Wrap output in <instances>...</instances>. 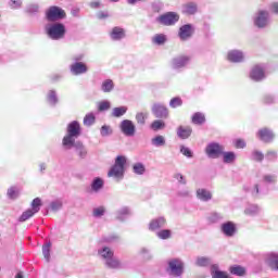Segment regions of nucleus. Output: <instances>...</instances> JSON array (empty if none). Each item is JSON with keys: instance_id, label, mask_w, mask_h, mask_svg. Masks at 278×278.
Returning <instances> with one entry per match:
<instances>
[{"instance_id": "38", "label": "nucleus", "mask_w": 278, "mask_h": 278, "mask_svg": "<svg viewBox=\"0 0 278 278\" xmlns=\"http://www.w3.org/2000/svg\"><path fill=\"white\" fill-rule=\"evenodd\" d=\"M113 135H114V128H112V126L105 125V124L101 126L100 136L102 138H110V136H113Z\"/></svg>"}, {"instance_id": "35", "label": "nucleus", "mask_w": 278, "mask_h": 278, "mask_svg": "<svg viewBox=\"0 0 278 278\" xmlns=\"http://www.w3.org/2000/svg\"><path fill=\"white\" fill-rule=\"evenodd\" d=\"M229 273L236 277H244L247 275V269L240 265L231 266Z\"/></svg>"}, {"instance_id": "54", "label": "nucleus", "mask_w": 278, "mask_h": 278, "mask_svg": "<svg viewBox=\"0 0 278 278\" xmlns=\"http://www.w3.org/2000/svg\"><path fill=\"white\" fill-rule=\"evenodd\" d=\"M252 160L254 162H264V153L260 150L252 151Z\"/></svg>"}, {"instance_id": "6", "label": "nucleus", "mask_w": 278, "mask_h": 278, "mask_svg": "<svg viewBox=\"0 0 278 278\" xmlns=\"http://www.w3.org/2000/svg\"><path fill=\"white\" fill-rule=\"evenodd\" d=\"M253 24L257 29H266L270 25V12L258 10L253 16Z\"/></svg>"}, {"instance_id": "56", "label": "nucleus", "mask_w": 278, "mask_h": 278, "mask_svg": "<svg viewBox=\"0 0 278 278\" xmlns=\"http://www.w3.org/2000/svg\"><path fill=\"white\" fill-rule=\"evenodd\" d=\"M7 197L12 200L18 199V189H16L15 187L9 188L7 192Z\"/></svg>"}, {"instance_id": "53", "label": "nucleus", "mask_w": 278, "mask_h": 278, "mask_svg": "<svg viewBox=\"0 0 278 278\" xmlns=\"http://www.w3.org/2000/svg\"><path fill=\"white\" fill-rule=\"evenodd\" d=\"M111 108H112V104L108 100H103L98 104L99 112H108V110H110Z\"/></svg>"}, {"instance_id": "48", "label": "nucleus", "mask_w": 278, "mask_h": 278, "mask_svg": "<svg viewBox=\"0 0 278 278\" xmlns=\"http://www.w3.org/2000/svg\"><path fill=\"white\" fill-rule=\"evenodd\" d=\"M42 255H43L46 261L49 262L51 260V242H48V243L43 244Z\"/></svg>"}, {"instance_id": "49", "label": "nucleus", "mask_w": 278, "mask_h": 278, "mask_svg": "<svg viewBox=\"0 0 278 278\" xmlns=\"http://www.w3.org/2000/svg\"><path fill=\"white\" fill-rule=\"evenodd\" d=\"M181 105H184V100L180 97H175L169 101V108L173 110L181 108Z\"/></svg>"}, {"instance_id": "52", "label": "nucleus", "mask_w": 278, "mask_h": 278, "mask_svg": "<svg viewBox=\"0 0 278 278\" xmlns=\"http://www.w3.org/2000/svg\"><path fill=\"white\" fill-rule=\"evenodd\" d=\"M264 184H277V175L275 174H265L263 175Z\"/></svg>"}, {"instance_id": "26", "label": "nucleus", "mask_w": 278, "mask_h": 278, "mask_svg": "<svg viewBox=\"0 0 278 278\" xmlns=\"http://www.w3.org/2000/svg\"><path fill=\"white\" fill-rule=\"evenodd\" d=\"M195 197L197 199H199V201H202L203 203H207L212 201V191L205 188H199L195 191Z\"/></svg>"}, {"instance_id": "36", "label": "nucleus", "mask_w": 278, "mask_h": 278, "mask_svg": "<svg viewBox=\"0 0 278 278\" xmlns=\"http://www.w3.org/2000/svg\"><path fill=\"white\" fill-rule=\"evenodd\" d=\"M212 264V258L207 256H198L195 258V266L201 268H205V266H210Z\"/></svg>"}, {"instance_id": "41", "label": "nucleus", "mask_w": 278, "mask_h": 278, "mask_svg": "<svg viewBox=\"0 0 278 278\" xmlns=\"http://www.w3.org/2000/svg\"><path fill=\"white\" fill-rule=\"evenodd\" d=\"M102 92H112L114 90V80L105 79L101 85Z\"/></svg>"}, {"instance_id": "20", "label": "nucleus", "mask_w": 278, "mask_h": 278, "mask_svg": "<svg viewBox=\"0 0 278 278\" xmlns=\"http://www.w3.org/2000/svg\"><path fill=\"white\" fill-rule=\"evenodd\" d=\"M199 13V4L197 2H187L181 7V14L185 16H194Z\"/></svg>"}, {"instance_id": "51", "label": "nucleus", "mask_w": 278, "mask_h": 278, "mask_svg": "<svg viewBox=\"0 0 278 278\" xmlns=\"http://www.w3.org/2000/svg\"><path fill=\"white\" fill-rule=\"evenodd\" d=\"M152 42L153 45H159V46L164 45V42H166V35H162V34L154 35V37L152 38Z\"/></svg>"}, {"instance_id": "12", "label": "nucleus", "mask_w": 278, "mask_h": 278, "mask_svg": "<svg viewBox=\"0 0 278 278\" xmlns=\"http://www.w3.org/2000/svg\"><path fill=\"white\" fill-rule=\"evenodd\" d=\"M223 151H225V146L218 142H210L205 148V154L211 160H218V156L223 155Z\"/></svg>"}, {"instance_id": "31", "label": "nucleus", "mask_w": 278, "mask_h": 278, "mask_svg": "<svg viewBox=\"0 0 278 278\" xmlns=\"http://www.w3.org/2000/svg\"><path fill=\"white\" fill-rule=\"evenodd\" d=\"M151 144H152V147H155L156 149L166 147V138H164V136H162V135H157L151 139Z\"/></svg>"}, {"instance_id": "37", "label": "nucleus", "mask_w": 278, "mask_h": 278, "mask_svg": "<svg viewBox=\"0 0 278 278\" xmlns=\"http://www.w3.org/2000/svg\"><path fill=\"white\" fill-rule=\"evenodd\" d=\"M102 242H105L106 244H116V242H121V236L116 233L104 236Z\"/></svg>"}, {"instance_id": "24", "label": "nucleus", "mask_w": 278, "mask_h": 278, "mask_svg": "<svg viewBox=\"0 0 278 278\" xmlns=\"http://www.w3.org/2000/svg\"><path fill=\"white\" fill-rule=\"evenodd\" d=\"M177 137L180 138V140H188L192 136V126H184L180 125L176 129Z\"/></svg>"}, {"instance_id": "32", "label": "nucleus", "mask_w": 278, "mask_h": 278, "mask_svg": "<svg viewBox=\"0 0 278 278\" xmlns=\"http://www.w3.org/2000/svg\"><path fill=\"white\" fill-rule=\"evenodd\" d=\"M222 155L224 164H233L236 162V152H226L225 150H223Z\"/></svg>"}, {"instance_id": "15", "label": "nucleus", "mask_w": 278, "mask_h": 278, "mask_svg": "<svg viewBox=\"0 0 278 278\" xmlns=\"http://www.w3.org/2000/svg\"><path fill=\"white\" fill-rule=\"evenodd\" d=\"M250 79H252V81H264V79H266V65H254L250 71Z\"/></svg>"}, {"instance_id": "40", "label": "nucleus", "mask_w": 278, "mask_h": 278, "mask_svg": "<svg viewBox=\"0 0 278 278\" xmlns=\"http://www.w3.org/2000/svg\"><path fill=\"white\" fill-rule=\"evenodd\" d=\"M40 12V5L38 3H28L25 8V13L26 14H38Z\"/></svg>"}, {"instance_id": "59", "label": "nucleus", "mask_w": 278, "mask_h": 278, "mask_svg": "<svg viewBox=\"0 0 278 278\" xmlns=\"http://www.w3.org/2000/svg\"><path fill=\"white\" fill-rule=\"evenodd\" d=\"M243 190L245 192H251L252 197H257V194H260V185L256 184L251 189H249L248 187H244Z\"/></svg>"}, {"instance_id": "7", "label": "nucleus", "mask_w": 278, "mask_h": 278, "mask_svg": "<svg viewBox=\"0 0 278 278\" xmlns=\"http://www.w3.org/2000/svg\"><path fill=\"white\" fill-rule=\"evenodd\" d=\"M190 55L181 54L178 56H175L170 61V68L173 71H176V73H181V71H185V68H188V65L191 62Z\"/></svg>"}, {"instance_id": "3", "label": "nucleus", "mask_w": 278, "mask_h": 278, "mask_svg": "<svg viewBox=\"0 0 278 278\" xmlns=\"http://www.w3.org/2000/svg\"><path fill=\"white\" fill-rule=\"evenodd\" d=\"M45 29L50 40H64L66 38V25L62 22L47 24Z\"/></svg>"}, {"instance_id": "57", "label": "nucleus", "mask_w": 278, "mask_h": 278, "mask_svg": "<svg viewBox=\"0 0 278 278\" xmlns=\"http://www.w3.org/2000/svg\"><path fill=\"white\" fill-rule=\"evenodd\" d=\"M265 160H267V162H275L277 160V151L275 150L267 151L265 154Z\"/></svg>"}, {"instance_id": "16", "label": "nucleus", "mask_w": 278, "mask_h": 278, "mask_svg": "<svg viewBox=\"0 0 278 278\" xmlns=\"http://www.w3.org/2000/svg\"><path fill=\"white\" fill-rule=\"evenodd\" d=\"M119 131H122L126 138H134L136 136V124L130 119H124L119 123Z\"/></svg>"}, {"instance_id": "29", "label": "nucleus", "mask_w": 278, "mask_h": 278, "mask_svg": "<svg viewBox=\"0 0 278 278\" xmlns=\"http://www.w3.org/2000/svg\"><path fill=\"white\" fill-rule=\"evenodd\" d=\"M47 102L49 103V105H51L52 108H55V105H58V103H60V98L58 97V91L51 89L48 91L47 93Z\"/></svg>"}, {"instance_id": "50", "label": "nucleus", "mask_w": 278, "mask_h": 278, "mask_svg": "<svg viewBox=\"0 0 278 278\" xmlns=\"http://www.w3.org/2000/svg\"><path fill=\"white\" fill-rule=\"evenodd\" d=\"M164 127H166V124L162 119H155L151 124V129H153V131H160V129H164Z\"/></svg>"}, {"instance_id": "22", "label": "nucleus", "mask_w": 278, "mask_h": 278, "mask_svg": "<svg viewBox=\"0 0 278 278\" xmlns=\"http://www.w3.org/2000/svg\"><path fill=\"white\" fill-rule=\"evenodd\" d=\"M220 231L226 238H233L236 236V224L233 222H226L222 224Z\"/></svg>"}, {"instance_id": "33", "label": "nucleus", "mask_w": 278, "mask_h": 278, "mask_svg": "<svg viewBox=\"0 0 278 278\" xmlns=\"http://www.w3.org/2000/svg\"><path fill=\"white\" fill-rule=\"evenodd\" d=\"M191 123L193 125H205V114L197 112L191 117Z\"/></svg>"}, {"instance_id": "2", "label": "nucleus", "mask_w": 278, "mask_h": 278, "mask_svg": "<svg viewBox=\"0 0 278 278\" xmlns=\"http://www.w3.org/2000/svg\"><path fill=\"white\" fill-rule=\"evenodd\" d=\"M79 136H81V124L77 121L71 122L67 124L66 134L62 139V147H72V144L77 142V138H79Z\"/></svg>"}, {"instance_id": "46", "label": "nucleus", "mask_w": 278, "mask_h": 278, "mask_svg": "<svg viewBox=\"0 0 278 278\" xmlns=\"http://www.w3.org/2000/svg\"><path fill=\"white\" fill-rule=\"evenodd\" d=\"M62 207H63L62 200L52 201L49 205L50 212H60V210H62Z\"/></svg>"}, {"instance_id": "58", "label": "nucleus", "mask_w": 278, "mask_h": 278, "mask_svg": "<svg viewBox=\"0 0 278 278\" xmlns=\"http://www.w3.org/2000/svg\"><path fill=\"white\" fill-rule=\"evenodd\" d=\"M139 254L142 255L144 260H151V257H153L149 248H141Z\"/></svg>"}, {"instance_id": "1", "label": "nucleus", "mask_w": 278, "mask_h": 278, "mask_svg": "<svg viewBox=\"0 0 278 278\" xmlns=\"http://www.w3.org/2000/svg\"><path fill=\"white\" fill-rule=\"evenodd\" d=\"M98 257L101 258L108 270H125L121 260L114 255V250L108 245L98 249Z\"/></svg>"}, {"instance_id": "13", "label": "nucleus", "mask_w": 278, "mask_h": 278, "mask_svg": "<svg viewBox=\"0 0 278 278\" xmlns=\"http://www.w3.org/2000/svg\"><path fill=\"white\" fill-rule=\"evenodd\" d=\"M157 23L170 27L179 23V13L177 12H167L156 18Z\"/></svg>"}, {"instance_id": "11", "label": "nucleus", "mask_w": 278, "mask_h": 278, "mask_svg": "<svg viewBox=\"0 0 278 278\" xmlns=\"http://www.w3.org/2000/svg\"><path fill=\"white\" fill-rule=\"evenodd\" d=\"M226 60L230 64H243V62H247V53L239 49H231L227 52Z\"/></svg>"}, {"instance_id": "43", "label": "nucleus", "mask_w": 278, "mask_h": 278, "mask_svg": "<svg viewBox=\"0 0 278 278\" xmlns=\"http://www.w3.org/2000/svg\"><path fill=\"white\" fill-rule=\"evenodd\" d=\"M132 173H135V175H144V173H147V167L143 163H135L132 165Z\"/></svg>"}, {"instance_id": "47", "label": "nucleus", "mask_w": 278, "mask_h": 278, "mask_svg": "<svg viewBox=\"0 0 278 278\" xmlns=\"http://www.w3.org/2000/svg\"><path fill=\"white\" fill-rule=\"evenodd\" d=\"M138 125H144L147 123V118H149V114L144 112H139L135 116Z\"/></svg>"}, {"instance_id": "27", "label": "nucleus", "mask_w": 278, "mask_h": 278, "mask_svg": "<svg viewBox=\"0 0 278 278\" xmlns=\"http://www.w3.org/2000/svg\"><path fill=\"white\" fill-rule=\"evenodd\" d=\"M131 215V210H129L128 206H123L119 210L116 211L115 216L117 220H121L124 223V220H127L129 216Z\"/></svg>"}, {"instance_id": "10", "label": "nucleus", "mask_w": 278, "mask_h": 278, "mask_svg": "<svg viewBox=\"0 0 278 278\" xmlns=\"http://www.w3.org/2000/svg\"><path fill=\"white\" fill-rule=\"evenodd\" d=\"M64 151H72L74 149L78 160H86L88 157V148L81 141H74L72 146H62Z\"/></svg>"}, {"instance_id": "45", "label": "nucleus", "mask_w": 278, "mask_h": 278, "mask_svg": "<svg viewBox=\"0 0 278 278\" xmlns=\"http://www.w3.org/2000/svg\"><path fill=\"white\" fill-rule=\"evenodd\" d=\"M156 236L160 240H168L173 236V232L169 229H162L156 232Z\"/></svg>"}, {"instance_id": "63", "label": "nucleus", "mask_w": 278, "mask_h": 278, "mask_svg": "<svg viewBox=\"0 0 278 278\" xmlns=\"http://www.w3.org/2000/svg\"><path fill=\"white\" fill-rule=\"evenodd\" d=\"M235 147L236 149H244V147H247V142L243 139H237L235 140Z\"/></svg>"}, {"instance_id": "55", "label": "nucleus", "mask_w": 278, "mask_h": 278, "mask_svg": "<svg viewBox=\"0 0 278 278\" xmlns=\"http://www.w3.org/2000/svg\"><path fill=\"white\" fill-rule=\"evenodd\" d=\"M9 7L11 10H21L23 8V0H10Z\"/></svg>"}, {"instance_id": "64", "label": "nucleus", "mask_w": 278, "mask_h": 278, "mask_svg": "<svg viewBox=\"0 0 278 278\" xmlns=\"http://www.w3.org/2000/svg\"><path fill=\"white\" fill-rule=\"evenodd\" d=\"M152 10L154 12H160V10H162V2L160 1H155L152 3Z\"/></svg>"}, {"instance_id": "42", "label": "nucleus", "mask_w": 278, "mask_h": 278, "mask_svg": "<svg viewBox=\"0 0 278 278\" xmlns=\"http://www.w3.org/2000/svg\"><path fill=\"white\" fill-rule=\"evenodd\" d=\"M207 222L211 224H216V223H220V220H223V215L220 213L217 212H213L211 214L207 215Z\"/></svg>"}, {"instance_id": "28", "label": "nucleus", "mask_w": 278, "mask_h": 278, "mask_svg": "<svg viewBox=\"0 0 278 278\" xmlns=\"http://www.w3.org/2000/svg\"><path fill=\"white\" fill-rule=\"evenodd\" d=\"M211 277L212 278H230L227 271L220 270L218 264H214L211 266Z\"/></svg>"}, {"instance_id": "60", "label": "nucleus", "mask_w": 278, "mask_h": 278, "mask_svg": "<svg viewBox=\"0 0 278 278\" xmlns=\"http://www.w3.org/2000/svg\"><path fill=\"white\" fill-rule=\"evenodd\" d=\"M104 215H105V207L100 206V207L93 208L94 218H101V216H104Z\"/></svg>"}, {"instance_id": "5", "label": "nucleus", "mask_w": 278, "mask_h": 278, "mask_svg": "<svg viewBox=\"0 0 278 278\" xmlns=\"http://www.w3.org/2000/svg\"><path fill=\"white\" fill-rule=\"evenodd\" d=\"M186 270V264L180 258H172L167 263L166 273L169 277H181Z\"/></svg>"}, {"instance_id": "34", "label": "nucleus", "mask_w": 278, "mask_h": 278, "mask_svg": "<svg viewBox=\"0 0 278 278\" xmlns=\"http://www.w3.org/2000/svg\"><path fill=\"white\" fill-rule=\"evenodd\" d=\"M262 208H260L257 204H250L245 207L244 214L247 216H257V214H260Z\"/></svg>"}, {"instance_id": "44", "label": "nucleus", "mask_w": 278, "mask_h": 278, "mask_svg": "<svg viewBox=\"0 0 278 278\" xmlns=\"http://www.w3.org/2000/svg\"><path fill=\"white\" fill-rule=\"evenodd\" d=\"M96 121L97 117L94 116V113H88L87 115H85L83 123L85 127H92Z\"/></svg>"}, {"instance_id": "23", "label": "nucleus", "mask_w": 278, "mask_h": 278, "mask_svg": "<svg viewBox=\"0 0 278 278\" xmlns=\"http://www.w3.org/2000/svg\"><path fill=\"white\" fill-rule=\"evenodd\" d=\"M265 264L271 268V270H278V252L265 254Z\"/></svg>"}, {"instance_id": "4", "label": "nucleus", "mask_w": 278, "mask_h": 278, "mask_svg": "<svg viewBox=\"0 0 278 278\" xmlns=\"http://www.w3.org/2000/svg\"><path fill=\"white\" fill-rule=\"evenodd\" d=\"M125 164H127V157H125L124 155H118L115 159L114 165L110 168L108 173V177H113V179H116L117 181H121V179H124Z\"/></svg>"}, {"instance_id": "18", "label": "nucleus", "mask_w": 278, "mask_h": 278, "mask_svg": "<svg viewBox=\"0 0 278 278\" xmlns=\"http://www.w3.org/2000/svg\"><path fill=\"white\" fill-rule=\"evenodd\" d=\"M256 137L258 140H261V142L270 144V142L275 140V132L270 128H261L256 132Z\"/></svg>"}, {"instance_id": "61", "label": "nucleus", "mask_w": 278, "mask_h": 278, "mask_svg": "<svg viewBox=\"0 0 278 278\" xmlns=\"http://www.w3.org/2000/svg\"><path fill=\"white\" fill-rule=\"evenodd\" d=\"M180 153L182 155H185V157H192L193 156L192 150H190V148H188L186 146H180Z\"/></svg>"}, {"instance_id": "8", "label": "nucleus", "mask_w": 278, "mask_h": 278, "mask_svg": "<svg viewBox=\"0 0 278 278\" xmlns=\"http://www.w3.org/2000/svg\"><path fill=\"white\" fill-rule=\"evenodd\" d=\"M46 18L49 23H56V21H64L66 18V11L60 7H50L46 11Z\"/></svg>"}, {"instance_id": "14", "label": "nucleus", "mask_w": 278, "mask_h": 278, "mask_svg": "<svg viewBox=\"0 0 278 278\" xmlns=\"http://www.w3.org/2000/svg\"><path fill=\"white\" fill-rule=\"evenodd\" d=\"M194 31H197V28L193 24H184L178 29V38L182 42H188L194 36Z\"/></svg>"}, {"instance_id": "9", "label": "nucleus", "mask_w": 278, "mask_h": 278, "mask_svg": "<svg viewBox=\"0 0 278 278\" xmlns=\"http://www.w3.org/2000/svg\"><path fill=\"white\" fill-rule=\"evenodd\" d=\"M30 205L31 208H28L27 211L23 212L20 216V223H25V220H29L31 216L38 214L40 212V207H42V200L40 198H35Z\"/></svg>"}, {"instance_id": "39", "label": "nucleus", "mask_w": 278, "mask_h": 278, "mask_svg": "<svg viewBox=\"0 0 278 278\" xmlns=\"http://www.w3.org/2000/svg\"><path fill=\"white\" fill-rule=\"evenodd\" d=\"M127 106H117L112 110V116L114 118H121V116H125L127 114Z\"/></svg>"}, {"instance_id": "62", "label": "nucleus", "mask_w": 278, "mask_h": 278, "mask_svg": "<svg viewBox=\"0 0 278 278\" xmlns=\"http://www.w3.org/2000/svg\"><path fill=\"white\" fill-rule=\"evenodd\" d=\"M263 101L267 105H270V103H275V97L273 94H265Z\"/></svg>"}, {"instance_id": "19", "label": "nucleus", "mask_w": 278, "mask_h": 278, "mask_svg": "<svg viewBox=\"0 0 278 278\" xmlns=\"http://www.w3.org/2000/svg\"><path fill=\"white\" fill-rule=\"evenodd\" d=\"M70 73L75 77L86 75L88 73V65L84 62H76L70 65Z\"/></svg>"}, {"instance_id": "17", "label": "nucleus", "mask_w": 278, "mask_h": 278, "mask_svg": "<svg viewBox=\"0 0 278 278\" xmlns=\"http://www.w3.org/2000/svg\"><path fill=\"white\" fill-rule=\"evenodd\" d=\"M151 112L155 118H163L166 119L169 116L168 108L166 104L161 102H155L152 104Z\"/></svg>"}, {"instance_id": "30", "label": "nucleus", "mask_w": 278, "mask_h": 278, "mask_svg": "<svg viewBox=\"0 0 278 278\" xmlns=\"http://www.w3.org/2000/svg\"><path fill=\"white\" fill-rule=\"evenodd\" d=\"M105 182H103V178L96 177L91 182V191L92 192H100L103 190V186Z\"/></svg>"}, {"instance_id": "25", "label": "nucleus", "mask_w": 278, "mask_h": 278, "mask_svg": "<svg viewBox=\"0 0 278 278\" xmlns=\"http://www.w3.org/2000/svg\"><path fill=\"white\" fill-rule=\"evenodd\" d=\"M125 36H126L125 28H122L118 26L113 27L110 33L111 40H114L115 42L123 40Z\"/></svg>"}, {"instance_id": "21", "label": "nucleus", "mask_w": 278, "mask_h": 278, "mask_svg": "<svg viewBox=\"0 0 278 278\" xmlns=\"http://www.w3.org/2000/svg\"><path fill=\"white\" fill-rule=\"evenodd\" d=\"M166 227V217L160 216L151 219L149 224L150 231H160V229H164Z\"/></svg>"}]
</instances>
